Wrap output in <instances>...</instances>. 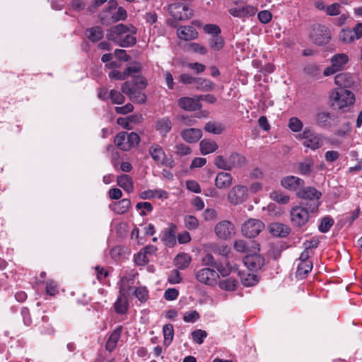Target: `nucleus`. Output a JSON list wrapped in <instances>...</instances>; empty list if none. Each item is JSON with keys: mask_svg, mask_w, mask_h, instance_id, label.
<instances>
[{"mask_svg": "<svg viewBox=\"0 0 362 362\" xmlns=\"http://www.w3.org/2000/svg\"><path fill=\"white\" fill-rule=\"evenodd\" d=\"M296 195L302 201L300 204L308 208L312 214L317 212L321 204L322 193L313 187H303L297 192Z\"/></svg>", "mask_w": 362, "mask_h": 362, "instance_id": "1", "label": "nucleus"}, {"mask_svg": "<svg viewBox=\"0 0 362 362\" xmlns=\"http://www.w3.org/2000/svg\"><path fill=\"white\" fill-rule=\"evenodd\" d=\"M355 97L347 89L337 88L329 93V105L334 109L342 110L354 103Z\"/></svg>", "mask_w": 362, "mask_h": 362, "instance_id": "2", "label": "nucleus"}, {"mask_svg": "<svg viewBox=\"0 0 362 362\" xmlns=\"http://www.w3.org/2000/svg\"><path fill=\"white\" fill-rule=\"evenodd\" d=\"M310 214H312L310 209L303 205L293 207L290 211L292 226L294 228H302L309 221Z\"/></svg>", "mask_w": 362, "mask_h": 362, "instance_id": "3", "label": "nucleus"}, {"mask_svg": "<svg viewBox=\"0 0 362 362\" xmlns=\"http://www.w3.org/2000/svg\"><path fill=\"white\" fill-rule=\"evenodd\" d=\"M314 120L317 127L325 129L337 126L339 122V117L337 115L326 110L318 111L315 115Z\"/></svg>", "mask_w": 362, "mask_h": 362, "instance_id": "4", "label": "nucleus"}, {"mask_svg": "<svg viewBox=\"0 0 362 362\" xmlns=\"http://www.w3.org/2000/svg\"><path fill=\"white\" fill-rule=\"evenodd\" d=\"M310 38L317 45L327 44L331 39V34L327 27L322 25H313L310 33Z\"/></svg>", "mask_w": 362, "mask_h": 362, "instance_id": "5", "label": "nucleus"}, {"mask_svg": "<svg viewBox=\"0 0 362 362\" xmlns=\"http://www.w3.org/2000/svg\"><path fill=\"white\" fill-rule=\"evenodd\" d=\"M299 139H303V145L312 150H316L322 146L321 136L310 128L305 127L303 132L298 136Z\"/></svg>", "mask_w": 362, "mask_h": 362, "instance_id": "6", "label": "nucleus"}, {"mask_svg": "<svg viewBox=\"0 0 362 362\" xmlns=\"http://www.w3.org/2000/svg\"><path fill=\"white\" fill-rule=\"evenodd\" d=\"M170 16L175 20L187 21L193 16V11L187 5L181 3L171 4L168 7Z\"/></svg>", "mask_w": 362, "mask_h": 362, "instance_id": "7", "label": "nucleus"}, {"mask_svg": "<svg viewBox=\"0 0 362 362\" xmlns=\"http://www.w3.org/2000/svg\"><path fill=\"white\" fill-rule=\"evenodd\" d=\"M143 89L132 87L130 81H125L121 85V91L128 96L129 100L134 103L143 104L146 101V95L142 93Z\"/></svg>", "mask_w": 362, "mask_h": 362, "instance_id": "8", "label": "nucleus"}, {"mask_svg": "<svg viewBox=\"0 0 362 362\" xmlns=\"http://www.w3.org/2000/svg\"><path fill=\"white\" fill-rule=\"evenodd\" d=\"M264 228V224L259 219L250 218L242 226V233L248 238H252L258 235Z\"/></svg>", "mask_w": 362, "mask_h": 362, "instance_id": "9", "label": "nucleus"}, {"mask_svg": "<svg viewBox=\"0 0 362 362\" xmlns=\"http://www.w3.org/2000/svg\"><path fill=\"white\" fill-rule=\"evenodd\" d=\"M197 280L206 285L213 286L219 278L218 274L213 269L202 268L195 272Z\"/></svg>", "mask_w": 362, "mask_h": 362, "instance_id": "10", "label": "nucleus"}, {"mask_svg": "<svg viewBox=\"0 0 362 362\" xmlns=\"http://www.w3.org/2000/svg\"><path fill=\"white\" fill-rule=\"evenodd\" d=\"M130 28H129L128 25L122 23L117 24L107 30L106 37L108 40L114 42L117 40L122 35L129 32L135 34L136 33V28L132 25H130Z\"/></svg>", "mask_w": 362, "mask_h": 362, "instance_id": "11", "label": "nucleus"}, {"mask_svg": "<svg viewBox=\"0 0 362 362\" xmlns=\"http://www.w3.org/2000/svg\"><path fill=\"white\" fill-rule=\"evenodd\" d=\"M247 197V188L243 185H237L232 188L228 194L230 203L237 205L243 203Z\"/></svg>", "mask_w": 362, "mask_h": 362, "instance_id": "12", "label": "nucleus"}, {"mask_svg": "<svg viewBox=\"0 0 362 362\" xmlns=\"http://www.w3.org/2000/svg\"><path fill=\"white\" fill-rule=\"evenodd\" d=\"M127 281V279L126 277H122L120 280L119 296L114 305L115 310L118 314H124L127 311V298L124 293V286Z\"/></svg>", "mask_w": 362, "mask_h": 362, "instance_id": "13", "label": "nucleus"}, {"mask_svg": "<svg viewBox=\"0 0 362 362\" xmlns=\"http://www.w3.org/2000/svg\"><path fill=\"white\" fill-rule=\"evenodd\" d=\"M176 233V225L170 223L168 224V227L162 231L160 240L166 247H173L177 243Z\"/></svg>", "mask_w": 362, "mask_h": 362, "instance_id": "14", "label": "nucleus"}, {"mask_svg": "<svg viewBox=\"0 0 362 362\" xmlns=\"http://www.w3.org/2000/svg\"><path fill=\"white\" fill-rule=\"evenodd\" d=\"M214 231L220 239L227 240L230 238L234 233V226L228 221H222L216 225Z\"/></svg>", "mask_w": 362, "mask_h": 362, "instance_id": "15", "label": "nucleus"}, {"mask_svg": "<svg viewBox=\"0 0 362 362\" xmlns=\"http://www.w3.org/2000/svg\"><path fill=\"white\" fill-rule=\"evenodd\" d=\"M245 265L252 271H257L264 264V258L259 254L247 255L243 258Z\"/></svg>", "mask_w": 362, "mask_h": 362, "instance_id": "16", "label": "nucleus"}, {"mask_svg": "<svg viewBox=\"0 0 362 362\" xmlns=\"http://www.w3.org/2000/svg\"><path fill=\"white\" fill-rule=\"evenodd\" d=\"M178 105L180 108L189 112L199 110L202 107L197 96L181 98L178 100Z\"/></svg>", "mask_w": 362, "mask_h": 362, "instance_id": "17", "label": "nucleus"}, {"mask_svg": "<svg viewBox=\"0 0 362 362\" xmlns=\"http://www.w3.org/2000/svg\"><path fill=\"white\" fill-rule=\"evenodd\" d=\"M283 187L290 191H296L298 188H302L305 182L303 179L296 176H287L284 177L281 181Z\"/></svg>", "mask_w": 362, "mask_h": 362, "instance_id": "18", "label": "nucleus"}, {"mask_svg": "<svg viewBox=\"0 0 362 362\" xmlns=\"http://www.w3.org/2000/svg\"><path fill=\"white\" fill-rule=\"evenodd\" d=\"M180 136L187 143H196L202 136V132L200 129L189 128L181 131Z\"/></svg>", "mask_w": 362, "mask_h": 362, "instance_id": "19", "label": "nucleus"}, {"mask_svg": "<svg viewBox=\"0 0 362 362\" xmlns=\"http://www.w3.org/2000/svg\"><path fill=\"white\" fill-rule=\"evenodd\" d=\"M334 83L339 88H349L354 86L353 76L348 73H340L335 76Z\"/></svg>", "mask_w": 362, "mask_h": 362, "instance_id": "20", "label": "nucleus"}, {"mask_svg": "<svg viewBox=\"0 0 362 362\" xmlns=\"http://www.w3.org/2000/svg\"><path fill=\"white\" fill-rule=\"evenodd\" d=\"M269 232L276 237L285 238L291 233V228L281 223H272L269 226Z\"/></svg>", "mask_w": 362, "mask_h": 362, "instance_id": "21", "label": "nucleus"}, {"mask_svg": "<svg viewBox=\"0 0 362 362\" xmlns=\"http://www.w3.org/2000/svg\"><path fill=\"white\" fill-rule=\"evenodd\" d=\"M177 34L179 38L185 41L194 40L198 36L196 29L190 25L180 27L177 29Z\"/></svg>", "mask_w": 362, "mask_h": 362, "instance_id": "22", "label": "nucleus"}, {"mask_svg": "<svg viewBox=\"0 0 362 362\" xmlns=\"http://www.w3.org/2000/svg\"><path fill=\"white\" fill-rule=\"evenodd\" d=\"M232 185L231 175L225 172L218 173L215 179V185L218 189H227Z\"/></svg>", "mask_w": 362, "mask_h": 362, "instance_id": "23", "label": "nucleus"}, {"mask_svg": "<svg viewBox=\"0 0 362 362\" xmlns=\"http://www.w3.org/2000/svg\"><path fill=\"white\" fill-rule=\"evenodd\" d=\"M247 163L246 158L239 153H233L228 158V164L229 166V170L233 168H241L245 165Z\"/></svg>", "mask_w": 362, "mask_h": 362, "instance_id": "24", "label": "nucleus"}, {"mask_svg": "<svg viewBox=\"0 0 362 362\" xmlns=\"http://www.w3.org/2000/svg\"><path fill=\"white\" fill-rule=\"evenodd\" d=\"M117 182V185L128 193H130L133 191V181L129 175L123 174L120 176H118Z\"/></svg>", "mask_w": 362, "mask_h": 362, "instance_id": "25", "label": "nucleus"}, {"mask_svg": "<svg viewBox=\"0 0 362 362\" xmlns=\"http://www.w3.org/2000/svg\"><path fill=\"white\" fill-rule=\"evenodd\" d=\"M131 206V201L129 199H123L120 201L113 203L110 207L115 213L123 214L128 211Z\"/></svg>", "mask_w": 362, "mask_h": 362, "instance_id": "26", "label": "nucleus"}, {"mask_svg": "<svg viewBox=\"0 0 362 362\" xmlns=\"http://www.w3.org/2000/svg\"><path fill=\"white\" fill-rule=\"evenodd\" d=\"M127 132H120L114 139L115 145L122 151H127L129 150V145H127Z\"/></svg>", "mask_w": 362, "mask_h": 362, "instance_id": "27", "label": "nucleus"}, {"mask_svg": "<svg viewBox=\"0 0 362 362\" xmlns=\"http://www.w3.org/2000/svg\"><path fill=\"white\" fill-rule=\"evenodd\" d=\"M121 326L118 327L113 331V332L110 334L107 341L106 342L105 348L107 350L112 351L114 349H115L117 342L121 337Z\"/></svg>", "mask_w": 362, "mask_h": 362, "instance_id": "28", "label": "nucleus"}, {"mask_svg": "<svg viewBox=\"0 0 362 362\" xmlns=\"http://www.w3.org/2000/svg\"><path fill=\"white\" fill-rule=\"evenodd\" d=\"M200 151L202 155L213 153L218 148L216 143L212 140L203 139L199 143Z\"/></svg>", "mask_w": 362, "mask_h": 362, "instance_id": "29", "label": "nucleus"}, {"mask_svg": "<svg viewBox=\"0 0 362 362\" xmlns=\"http://www.w3.org/2000/svg\"><path fill=\"white\" fill-rule=\"evenodd\" d=\"M86 35L91 42H95L103 37V30L101 27L95 26L87 29Z\"/></svg>", "mask_w": 362, "mask_h": 362, "instance_id": "30", "label": "nucleus"}, {"mask_svg": "<svg viewBox=\"0 0 362 362\" xmlns=\"http://www.w3.org/2000/svg\"><path fill=\"white\" fill-rule=\"evenodd\" d=\"M194 85L195 88L201 91H211L215 87L212 81L203 78H196Z\"/></svg>", "mask_w": 362, "mask_h": 362, "instance_id": "31", "label": "nucleus"}, {"mask_svg": "<svg viewBox=\"0 0 362 362\" xmlns=\"http://www.w3.org/2000/svg\"><path fill=\"white\" fill-rule=\"evenodd\" d=\"M134 34H127L124 37H119L117 40L114 41L116 45L122 47H130L136 45L137 40Z\"/></svg>", "mask_w": 362, "mask_h": 362, "instance_id": "32", "label": "nucleus"}, {"mask_svg": "<svg viewBox=\"0 0 362 362\" xmlns=\"http://www.w3.org/2000/svg\"><path fill=\"white\" fill-rule=\"evenodd\" d=\"M148 153L153 160L158 164L161 161L162 158L165 156V154L163 148L157 144H153L149 147Z\"/></svg>", "mask_w": 362, "mask_h": 362, "instance_id": "33", "label": "nucleus"}, {"mask_svg": "<svg viewBox=\"0 0 362 362\" xmlns=\"http://www.w3.org/2000/svg\"><path fill=\"white\" fill-rule=\"evenodd\" d=\"M313 269V263L311 261H305L304 262H298L296 271V277L304 279Z\"/></svg>", "mask_w": 362, "mask_h": 362, "instance_id": "34", "label": "nucleus"}, {"mask_svg": "<svg viewBox=\"0 0 362 362\" xmlns=\"http://www.w3.org/2000/svg\"><path fill=\"white\" fill-rule=\"evenodd\" d=\"M156 129L163 135H166L172 128V124L168 117H163L156 122Z\"/></svg>", "mask_w": 362, "mask_h": 362, "instance_id": "35", "label": "nucleus"}, {"mask_svg": "<svg viewBox=\"0 0 362 362\" xmlns=\"http://www.w3.org/2000/svg\"><path fill=\"white\" fill-rule=\"evenodd\" d=\"M192 258L190 255L186 253L179 254L174 259L175 264L178 269H185L190 264Z\"/></svg>", "mask_w": 362, "mask_h": 362, "instance_id": "36", "label": "nucleus"}, {"mask_svg": "<svg viewBox=\"0 0 362 362\" xmlns=\"http://www.w3.org/2000/svg\"><path fill=\"white\" fill-rule=\"evenodd\" d=\"M214 268L217 270L218 275L223 277L228 276L232 272V266L227 259H224L223 261L218 260L217 267Z\"/></svg>", "mask_w": 362, "mask_h": 362, "instance_id": "37", "label": "nucleus"}, {"mask_svg": "<svg viewBox=\"0 0 362 362\" xmlns=\"http://www.w3.org/2000/svg\"><path fill=\"white\" fill-rule=\"evenodd\" d=\"M238 282L233 278H228L221 280L218 286L221 289L226 291H234L237 288Z\"/></svg>", "mask_w": 362, "mask_h": 362, "instance_id": "38", "label": "nucleus"}, {"mask_svg": "<svg viewBox=\"0 0 362 362\" xmlns=\"http://www.w3.org/2000/svg\"><path fill=\"white\" fill-rule=\"evenodd\" d=\"M349 61V57L346 54L341 53L334 55L332 57L331 62L338 71L341 70L343 65Z\"/></svg>", "mask_w": 362, "mask_h": 362, "instance_id": "39", "label": "nucleus"}, {"mask_svg": "<svg viewBox=\"0 0 362 362\" xmlns=\"http://www.w3.org/2000/svg\"><path fill=\"white\" fill-rule=\"evenodd\" d=\"M211 252L215 255L222 256L227 259L226 257L230 252V248L227 245H218L216 244H212L210 246Z\"/></svg>", "mask_w": 362, "mask_h": 362, "instance_id": "40", "label": "nucleus"}, {"mask_svg": "<svg viewBox=\"0 0 362 362\" xmlns=\"http://www.w3.org/2000/svg\"><path fill=\"white\" fill-rule=\"evenodd\" d=\"M314 165V161L311 158H305L303 161L299 163L298 170L300 173L303 175H309Z\"/></svg>", "mask_w": 362, "mask_h": 362, "instance_id": "41", "label": "nucleus"}, {"mask_svg": "<svg viewBox=\"0 0 362 362\" xmlns=\"http://www.w3.org/2000/svg\"><path fill=\"white\" fill-rule=\"evenodd\" d=\"M204 129L206 132L214 134H221L224 130L223 127L221 124L214 122H209L206 123Z\"/></svg>", "mask_w": 362, "mask_h": 362, "instance_id": "42", "label": "nucleus"}, {"mask_svg": "<svg viewBox=\"0 0 362 362\" xmlns=\"http://www.w3.org/2000/svg\"><path fill=\"white\" fill-rule=\"evenodd\" d=\"M270 198L276 202L281 204H286L289 202V197L285 194L279 192L274 191L270 194Z\"/></svg>", "mask_w": 362, "mask_h": 362, "instance_id": "43", "label": "nucleus"}, {"mask_svg": "<svg viewBox=\"0 0 362 362\" xmlns=\"http://www.w3.org/2000/svg\"><path fill=\"white\" fill-rule=\"evenodd\" d=\"M130 82L132 83V87L139 89H145L148 85L146 78L141 75L134 76Z\"/></svg>", "mask_w": 362, "mask_h": 362, "instance_id": "44", "label": "nucleus"}, {"mask_svg": "<svg viewBox=\"0 0 362 362\" xmlns=\"http://www.w3.org/2000/svg\"><path fill=\"white\" fill-rule=\"evenodd\" d=\"M164 343L168 345L172 341L174 336L173 326L172 324L165 325L163 327Z\"/></svg>", "mask_w": 362, "mask_h": 362, "instance_id": "45", "label": "nucleus"}, {"mask_svg": "<svg viewBox=\"0 0 362 362\" xmlns=\"http://www.w3.org/2000/svg\"><path fill=\"white\" fill-rule=\"evenodd\" d=\"M288 127L293 132H299L302 130L303 124L298 117H293L289 119Z\"/></svg>", "mask_w": 362, "mask_h": 362, "instance_id": "46", "label": "nucleus"}, {"mask_svg": "<svg viewBox=\"0 0 362 362\" xmlns=\"http://www.w3.org/2000/svg\"><path fill=\"white\" fill-rule=\"evenodd\" d=\"M109 97L111 99V101L113 104L120 105L122 104L125 100L124 95L119 91L115 89H112L110 91Z\"/></svg>", "mask_w": 362, "mask_h": 362, "instance_id": "47", "label": "nucleus"}, {"mask_svg": "<svg viewBox=\"0 0 362 362\" xmlns=\"http://www.w3.org/2000/svg\"><path fill=\"white\" fill-rule=\"evenodd\" d=\"M333 224L334 220L329 216H326L321 220L318 229L321 233H327Z\"/></svg>", "mask_w": 362, "mask_h": 362, "instance_id": "48", "label": "nucleus"}, {"mask_svg": "<svg viewBox=\"0 0 362 362\" xmlns=\"http://www.w3.org/2000/svg\"><path fill=\"white\" fill-rule=\"evenodd\" d=\"M207 335L208 334L205 330L200 329H196L192 332V337L194 341L198 344H202Z\"/></svg>", "mask_w": 362, "mask_h": 362, "instance_id": "49", "label": "nucleus"}, {"mask_svg": "<svg viewBox=\"0 0 362 362\" xmlns=\"http://www.w3.org/2000/svg\"><path fill=\"white\" fill-rule=\"evenodd\" d=\"M184 221L186 228L189 230H194L199 226V221L194 216H186Z\"/></svg>", "mask_w": 362, "mask_h": 362, "instance_id": "50", "label": "nucleus"}, {"mask_svg": "<svg viewBox=\"0 0 362 362\" xmlns=\"http://www.w3.org/2000/svg\"><path fill=\"white\" fill-rule=\"evenodd\" d=\"M210 47L214 50H220L224 44L223 39L219 35L213 36L210 40Z\"/></svg>", "mask_w": 362, "mask_h": 362, "instance_id": "51", "label": "nucleus"}, {"mask_svg": "<svg viewBox=\"0 0 362 362\" xmlns=\"http://www.w3.org/2000/svg\"><path fill=\"white\" fill-rule=\"evenodd\" d=\"M191 153V148L185 144H177L175 146V153L179 156H187Z\"/></svg>", "mask_w": 362, "mask_h": 362, "instance_id": "52", "label": "nucleus"}, {"mask_svg": "<svg viewBox=\"0 0 362 362\" xmlns=\"http://www.w3.org/2000/svg\"><path fill=\"white\" fill-rule=\"evenodd\" d=\"M340 40L345 42L349 43L354 40V35L350 29H343L339 34Z\"/></svg>", "mask_w": 362, "mask_h": 362, "instance_id": "53", "label": "nucleus"}, {"mask_svg": "<svg viewBox=\"0 0 362 362\" xmlns=\"http://www.w3.org/2000/svg\"><path fill=\"white\" fill-rule=\"evenodd\" d=\"M127 18L126 10L123 7H119L117 12L114 13L111 17L113 23L119 21H124Z\"/></svg>", "mask_w": 362, "mask_h": 362, "instance_id": "54", "label": "nucleus"}, {"mask_svg": "<svg viewBox=\"0 0 362 362\" xmlns=\"http://www.w3.org/2000/svg\"><path fill=\"white\" fill-rule=\"evenodd\" d=\"M136 209L137 210H141L140 212V215L141 216H144L146 215V212H151L153 211L152 204L150 202H138L136 205Z\"/></svg>", "mask_w": 362, "mask_h": 362, "instance_id": "55", "label": "nucleus"}, {"mask_svg": "<svg viewBox=\"0 0 362 362\" xmlns=\"http://www.w3.org/2000/svg\"><path fill=\"white\" fill-rule=\"evenodd\" d=\"M234 249L241 253H245L249 251L248 244L243 240H238L234 243Z\"/></svg>", "mask_w": 362, "mask_h": 362, "instance_id": "56", "label": "nucleus"}, {"mask_svg": "<svg viewBox=\"0 0 362 362\" xmlns=\"http://www.w3.org/2000/svg\"><path fill=\"white\" fill-rule=\"evenodd\" d=\"M127 144H128L127 145H129V150L132 148L136 146L139 144L140 137L136 133H135V132H131L130 134L127 133Z\"/></svg>", "mask_w": 362, "mask_h": 362, "instance_id": "57", "label": "nucleus"}, {"mask_svg": "<svg viewBox=\"0 0 362 362\" xmlns=\"http://www.w3.org/2000/svg\"><path fill=\"white\" fill-rule=\"evenodd\" d=\"M199 313L197 310H192L187 312L183 317V320L186 322L193 323L197 320H199Z\"/></svg>", "mask_w": 362, "mask_h": 362, "instance_id": "58", "label": "nucleus"}, {"mask_svg": "<svg viewBox=\"0 0 362 362\" xmlns=\"http://www.w3.org/2000/svg\"><path fill=\"white\" fill-rule=\"evenodd\" d=\"M214 165L220 169L229 170L228 159H224V158L222 156H217L216 157L214 160Z\"/></svg>", "mask_w": 362, "mask_h": 362, "instance_id": "59", "label": "nucleus"}, {"mask_svg": "<svg viewBox=\"0 0 362 362\" xmlns=\"http://www.w3.org/2000/svg\"><path fill=\"white\" fill-rule=\"evenodd\" d=\"M134 295L141 302H146L148 297V291L144 287L136 288Z\"/></svg>", "mask_w": 362, "mask_h": 362, "instance_id": "60", "label": "nucleus"}, {"mask_svg": "<svg viewBox=\"0 0 362 362\" xmlns=\"http://www.w3.org/2000/svg\"><path fill=\"white\" fill-rule=\"evenodd\" d=\"M258 282V278L255 274H248L242 279V283L246 286H252Z\"/></svg>", "mask_w": 362, "mask_h": 362, "instance_id": "61", "label": "nucleus"}, {"mask_svg": "<svg viewBox=\"0 0 362 362\" xmlns=\"http://www.w3.org/2000/svg\"><path fill=\"white\" fill-rule=\"evenodd\" d=\"M341 5L338 3H334L326 7V13L327 15L334 16L340 14Z\"/></svg>", "mask_w": 362, "mask_h": 362, "instance_id": "62", "label": "nucleus"}, {"mask_svg": "<svg viewBox=\"0 0 362 362\" xmlns=\"http://www.w3.org/2000/svg\"><path fill=\"white\" fill-rule=\"evenodd\" d=\"M202 262L204 264L214 268L217 267L218 260H216L214 257L211 253H207L203 258Z\"/></svg>", "mask_w": 362, "mask_h": 362, "instance_id": "63", "label": "nucleus"}, {"mask_svg": "<svg viewBox=\"0 0 362 362\" xmlns=\"http://www.w3.org/2000/svg\"><path fill=\"white\" fill-rule=\"evenodd\" d=\"M257 17L261 23H268L272 18V14L270 11L264 10L259 12Z\"/></svg>", "mask_w": 362, "mask_h": 362, "instance_id": "64", "label": "nucleus"}]
</instances>
